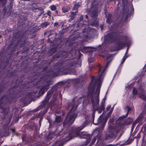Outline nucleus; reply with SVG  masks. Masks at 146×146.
Instances as JSON below:
<instances>
[{"label": "nucleus", "mask_w": 146, "mask_h": 146, "mask_svg": "<svg viewBox=\"0 0 146 146\" xmlns=\"http://www.w3.org/2000/svg\"><path fill=\"white\" fill-rule=\"evenodd\" d=\"M102 56L106 60V64L104 67H102L99 64L98 65L99 67L98 75L96 78L92 77V82L90 83L89 86V93L88 95V97L89 98V100H91L94 108L96 110L98 108H95V107L96 106L98 107V105L99 96L101 84L105 74V70L112 59V56L108 54L107 52H106L105 54L103 55Z\"/></svg>", "instance_id": "obj_1"}, {"label": "nucleus", "mask_w": 146, "mask_h": 146, "mask_svg": "<svg viewBox=\"0 0 146 146\" xmlns=\"http://www.w3.org/2000/svg\"><path fill=\"white\" fill-rule=\"evenodd\" d=\"M76 135H74V137H77L81 138H83L87 139V143L86 145L88 144L90 140V135L88 134L86 132H76L75 133Z\"/></svg>", "instance_id": "obj_2"}, {"label": "nucleus", "mask_w": 146, "mask_h": 146, "mask_svg": "<svg viewBox=\"0 0 146 146\" xmlns=\"http://www.w3.org/2000/svg\"><path fill=\"white\" fill-rule=\"evenodd\" d=\"M114 37L112 34H109L106 35L104 37V43H106L107 42H111L113 39Z\"/></svg>", "instance_id": "obj_3"}, {"label": "nucleus", "mask_w": 146, "mask_h": 146, "mask_svg": "<svg viewBox=\"0 0 146 146\" xmlns=\"http://www.w3.org/2000/svg\"><path fill=\"white\" fill-rule=\"evenodd\" d=\"M139 96L145 100H146V97L145 95V90L143 88L139 89Z\"/></svg>", "instance_id": "obj_4"}, {"label": "nucleus", "mask_w": 146, "mask_h": 146, "mask_svg": "<svg viewBox=\"0 0 146 146\" xmlns=\"http://www.w3.org/2000/svg\"><path fill=\"white\" fill-rule=\"evenodd\" d=\"M103 120V118L102 117L100 116L98 119V124L101 123L100 125L99 126V128L100 129H103L104 126L105 125V124L106 122V121L104 122H102Z\"/></svg>", "instance_id": "obj_5"}, {"label": "nucleus", "mask_w": 146, "mask_h": 146, "mask_svg": "<svg viewBox=\"0 0 146 146\" xmlns=\"http://www.w3.org/2000/svg\"><path fill=\"white\" fill-rule=\"evenodd\" d=\"M81 50L83 52H87L90 51H92V47H86L82 46L80 48Z\"/></svg>", "instance_id": "obj_6"}, {"label": "nucleus", "mask_w": 146, "mask_h": 146, "mask_svg": "<svg viewBox=\"0 0 146 146\" xmlns=\"http://www.w3.org/2000/svg\"><path fill=\"white\" fill-rule=\"evenodd\" d=\"M73 106H72V108L71 109V111L70 112L69 114H68L66 116V118L67 119L68 118L70 117V115L71 113V112H72V111H74L76 108L77 105H73V104H72Z\"/></svg>", "instance_id": "obj_7"}, {"label": "nucleus", "mask_w": 146, "mask_h": 146, "mask_svg": "<svg viewBox=\"0 0 146 146\" xmlns=\"http://www.w3.org/2000/svg\"><path fill=\"white\" fill-rule=\"evenodd\" d=\"M49 86V85H47L44 86L40 90L39 93H40L41 92L42 94H43L44 92L45 91H46L48 89V87Z\"/></svg>", "instance_id": "obj_8"}, {"label": "nucleus", "mask_w": 146, "mask_h": 146, "mask_svg": "<svg viewBox=\"0 0 146 146\" xmlns=\"http://www.w3.org/2000/svg\"><path fill=\"white\" fill-rule=\"evenodd\" d=\"M76 116V115L74 113L69 118V122L72 123L75 120V118Z\"/></svg>", "instance_id": "obj_9"}, {"label": "nucleus", "mask_w": 146, "mask_h": 146, "mask_svg": "<svg viewBox=\"0 0 146 146\" xmlns=\"http://www.w3.org/2000/svg\"><path fill=\"white\" fill-rule=\"evenodd\" d=\"M109 131L111 133L112 132L114 133L115 132L117 133L118 132V131L117 130V129L116 127H109Z\"/></svg>", "instance_id": "obj_10"}, {"label": "nucleus", "mask_w": 146, "mask_h": 146, "mask_svg": "<svg viewBox=\"0 0 146 146\" xmlns=\"http://www.w3.org/2000/svg\"><path fill=\"white\" fill-rule=\"evenodd\" d=\"M129 48H128L127 49L126 51L125 52V55L124 56H123V58L122 59V62L121 63V64H122L125 61L126 59L128 57V56H127V54L128 52V50Z\"/></svg>", "instance_id": "obj_11"}, {"label": "nucleus", "mask_w": 146, "mask_h": 146, "mask_svg": "<svg viewBox=\"0 0 146 146\" xmlns=\"http://www.w3.org/2000/svg\"><path fill=\"white\" fill-rule=\"evenodd\" d=\"M70 9V7L69 6H65L62 8V10L64 13H65L68 12Z\"/></svg>", "instance_id": "obj_12"}, {"label": "nucleus", "mask_w": 146, "mask_h": 146, "mask_svg": "<svg viewBox=\"0 0 146 146\" xmlns=\"http://www.w3.org/2000/svg\"><path fill=\"white\" fill-rule=\"evenodd\" d=\"M125 45V43L124 42H121L118 43L117 45L118 49L119 50H120L121 49L122 47L124 46Z\"/></svg>", "instance_id": "obj_13"}, {"label": "nucleus", "mask_w": 146, "mask_h": 146, "mask_svg": "<svg viewBox=\"0 0 146 146\" xmlns=\"http://www.w3.org/2000/svg\"><path fill=\"white\" fill-rule=\"evenodd\" d=\"M105 99L104 98L102 100V105L100 107L101 109L102 110H104V102H105Z\"/></svg>", "instance_id": "obj_14"}, {"label": "nucleus", "mask_w": 146, "mask_h": 146, "mask_svg": "<svg viewBox=\"0 0 146 146\" xmlns=\"http://www.w3.org/2000/svg\"><path fill=\"white\" fill-rule=\"evenodd\" d=\"M137 90L135 88H133V94L134 96L137 94Z\"/></svg>", "instance_id": "obj_15"}, {"label": "nucleus", "mask_w": 146, "mask_h": 146, "mask_svg": "<svg viewBox=\"0 0 146 146\" xmlns=\"http://www.w3.org/2000/svg\"><path fill=\"white\" fill-rule=\"evenodd\" d=\"M81 3H78V4L75 5L74 8V10H77L78 8V7H79Z\"/></svg>", "instance_id": "obj_16"}, {"label": "nucleus", "mask_w": 146, "mask_h": 146, "mask_svg": "<svg viewBox=\"0 0 146 146\" xmlns=\"http://www.w3.org/2000/svg\"><path fill=\"white\" fill-rule=\"evenodd\" d=\"M61 120V118L60 117H57L56 118L55 122L58 123Z\"/></svg>", "instance_id": "obj_17"}, {"label": "nucleus", "mask_w": 146, "mask_h": 146, "mask_svg": "<svg viewBox=\"0 0 146 146\" xmlns=\"http://www.w3.org/2000/svg\"><path fill=\"white\" fill-rule=\"evenodd\" d=\"M132 86L131 85H128L125 86V89L127 91H128L130 89Z\"/></svg>", "instance_id": "obj_18"}, {"label": "nucleus", "mask_w": 146, "mask_h": 146, "mask_svg": "<svg viewBox=\"0 0 146 146\" xmlns=\"http://www.w3.org/2000/svg\"><path fill=\"white\" fill-rule=\"evenodd\" d=\"M48 25V23L47 22H45L42 23L41 25L43 27H46Z\"/></svg>", "instance_id": "obj_19"}, {"label": "nucleus", "mask_w": 146, "mask_h": 146, "mask_svg": "<svg viewBox=\"0 0 146 146\" xmlns=\"http://www.w3.org/2000/svg\"><path fill=\"white\" fill-rule=\"evenodd\" d=\"M84 127V126L83 125L80 126V127L78 128L77 130L80 131L82 130Z\"/></svg>", "instance_id": "obj_20"}, {"label": "nucleus", "mask_w": 146, "mask_h": 146, "mask_svg": "<svg viewBox=\"0 0 146 146\" xmlns=\"http://www.w3.org/2000/svg\"><path fill=\"white\" fill-rule=\"evenodd\" d=\"M51 9L52 10L54 11L56 9V7L55 5H52L51 7Z\"/></svg>", "instance_id": "obj_21"}, {"label": "nucleus", "mask_w": 146, "mask_h": 146, "mask_svg": "<svg viewBox=\"0 0 146 146\" xmlns=\"http://www.w3.org/2000/svg\"><path fill=\"white\" fill-rule=\"evenodd\" d=\"M111 107V106H107L106 108V110L107 111H108L109 110V109H110V108Z\"/></svg>", "instance_id": "obj_22"}, {"label": "nucleus", "mask_w": 146, "mask_h": 146, "mask_svg": "<svg viewBox=\"0 0 146 146\" xmlns=\"http://www.w3.org/2000/svg\"><path fill=\"white\" fill-rule=\"evenodd\" d=\"M123 38H124L125 40H126L128 38V37L127 36H124Z\"/></svg>", "instance_id": "obj_23"}, {"label": "nucleus", "mask_w": 146, "mask_h": 146, "mask_svg": "<svg viewBox=\"0 0 146 146\" xmlns=\"http://www.w3.org/2000/svg\"><path fill=\"white\" fill-rule=\"evenodd\" d=\"M54 25L55 26H57L58 25V23H54Z\"/></svg>", "instance_id": "obj_24"}, {"label": "nucleus", "mask_w": 146, "mask_h": 146, "mask_svg": "<svg viewBox=\"0 0 146 146\" xmlns=\"http://www.w3.org/2000/svg\"><path fill=\"white\" fill-rule=\"evenodd\" d=\"M48 14V15H50V11H48L47 13Z\"/></svg>", "instance_id": "obj_25"}, {"label": "nucleus", "mask_w": 146, "mask_h": 146, "mask_svg": "<svg viewBox=\"0 0 146 146\" xmlns=\"http://www.w3.org/2000/svg\"><path fill=\"white\" fill-rule=\"evenodd\" d=\"M144 68V69H145V68H146V64L145 65Z\"/></svg>", "instance_id": "obj_26"}, {"label": "nucleus", "mask_w": 146, "mask_h": 146, "mask_svg": "<svg viewBox=\"0 0 146 146\" xmlns=\"http://www.w3.org/2000/svg\"><path fill=\"white\" fill-rule=\"evenodd\" d=\"M82 100H81V99H80V100H79V102H81V101H82Z\"/></svg>", "instance_id": "obj_27"}, {"label": "nucleus", "mask_w": 146, "mask_h": 146, "mask_svg": "<svg viewBox=\"0 0 146 146\" xmlns=\"http://www.w3.org/2000/svg\"><path fill=\"white\" fill-rule=\"evenodd\" d=\"M112 110H112L110 112V113H111L112 112Z\"/></svg>", "instance_id": "obj_28"}, {"label": "nucleus", "mask_w": 146, "mask_h": 146, "mask_svg": "<svg viewBox=\"0 0 146 146\" xmlns=\"http://www.w3.org/2000/svg\"><path fill=\"white\" fill-rule=\"evenodd\" d=\"M73 14V15H74V13H73V12H72V15Z\"/></svg>", "instance_id": "obj_29"}, {"label": "nucleus", "mask_w": 146, "mask_h": 146, "mask_svg": "<svg viewBox=\"0 0 146 146\" xmlns=\"http://www.w3.org/2000/svg\"><path fill=\"white\" fill-rule=\"evenodd\" d=\"M88 60L90 62V58H89L88 59Z\"/></svg>", "instance_id": "obj_30"}]
</instances>
